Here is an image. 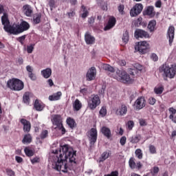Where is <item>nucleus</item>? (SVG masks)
I'll return each mask as SVG.
<instances>
[{"label": "nucleus", "instance_id": "nucleus-1", "mask_svg": "<svg viewBox=\"0 0 176 176\" xmlns=\"http://www.w3.org/2000/svg\"><path fill=\"white\" fill-rule=\"evenodd\" d=\"M72 164H76L78 156L76 151L72 147L65 144L60 148L59 151L56 150L55 153H52L49 157V162L52 164V168L62 173H68V162Z\"/></svg>", "mask_w": 176, "mask_h": 176}, {"label": "nucleus", "instance_id": "nucleus-2", "mask_svg": "<svg viewBox=\"0 0 176 176\" xmlns=\"http://www.w3.org/2000/svg\"><path fill=\"white\" fill-rule=\"evenodd\" d=\"M160 72H161L165 78L174 79L176 75V65L172 64L169 65L167 63L163 64L160 67Z\"/></svg>", "mask_w": 176, "mask_h": 176}, {"label": "nucleus", "instance_id": "nucleus-3", "mask_svg": "<svg viewBox=\"0 0 176 176\" xmlns=\"http://www.w3.org/2000/svg\"><path fill=\"white\" fill-rule=\"evenodd\" d=\"M28 30H30V23L25 21H23L20 24H12V30L11 34H12V35H19V34H21V32H24V31H27Z\"/></svg>", "mask_w": 176, "mask_h": 176}, {"label": "nucleus", "instance_id": "nucleus-4", "mask_svg": "<svg viewBox=\"0 0 176 176\" xmlns=\"http://www.w3.org/2000/svg\"><path fill=\"white\" fill-rule=\"evenodd\" d=\"M7 87L14 91H20L24 89V82L17 78H12L8 80Z\"/></svg>", "mask_w": 176, "mask_h": 176}, {"label": "nucleus", "instance_id": "nucleus-5", "mask_svg": "<svg viewBox=\"0 0 176 176\" xmlns=\"http://www.w3.org/2000/svg\"><path fill=\"white\" fill-rule=\"evenodd\" d=\"M113 78L118 82H122V83H131L134 80L133 77H131L127 72L122 70H117L116 76Z\"/></svg>", "mask_w": 176, "mask_h": 176}, {"label": "nucleus", "instance_id": "nucleus-6", "mask_svg": "<svg viewBox=\"0 0 176 176\" xmlns=\"http://www.w3.org/2000/svg\"><path fill=\"white\" fill-rule=\"evenodd\" d=\"M1 23L6 32L12 34V31L13 30V25H10V22L9 21V16L7 13H4V14H3L1 16Z\"/></svg>", "mask_w": 176, "mask_h": 176}, {"label": "nucleus", "instance_id": "nucleus-7", "mask_svg": "<svg viewBox=\"0 0 176 176\" xmlns=\"http://www.w3.org/2000/svg\"><path fill=\"white\" fill-rule=\"evenodd\" d=\"M87 102L89 108L93 110L96 109V108L101 104V100H100V96H98V95H92L88 99Z\"/></svg>", "mask_w": 176, "mask_h": 176}, {"label": "nucleus", "instance_id": "nucleus-8", "mask_svg": "<svg viewBox=\"0 0 176 176\" xmlns=\"http://www.w3.org/2000/svg\"><path fill=\"white\" fill-rule=\"evenodd\" d=\"M148 49H149V43L146 41L136 43L135 45V52H139V53H141L142 54H145Z\"/></svg>", "mask_w": 176, "mask_h": 176}, {"label": "nucleus", "instance_id": "nucleus-9", "mask_svg": "<svg viewBox=\"0 0 176 176\" xmlns=\"http://www.w3.org/2000/svg\"><path fill=\"white\" fill-rule=\"evenodd\" d=\"M144 9V6L141 3H136L135 6L130 10V15L131 17H136L142 12Z\"/></svg>", "mask_w": 176, "mask_h": 176}, {"label": "nucleus", "instance_id": "nucleus-10", "mask_svg": "<svg viewBox=\"0 0 176 176\" xmlns=\"http://www.w3.org/2000/svg\"><path fill=\"white\" fill-rule=\"evenodd\" d=\"M97 76V69L94 67L89 69L86 74V79L88 81L94 80Z\"/></svg>", "mask_w": 176, "mask_h": 176}, {"label": "nucleus", "instance_id": "nucleus-11", "mask_svg": "<svg viewBox=\"0 0 176 176\" xmlns=\"http://www.w3.org/2000/svg\"><path fill=\"white\" fill-rule=\"evenodd\" d=\"M146 105V100H145V98L142 96L139 97L134 103V107L135 109H138V110L142 109V108H144Z\"/></svg>", "mask_w": 176, "mask_h": 176}, {"label": "nucleus", "instance_id": "nucleus-12", "mask_svg": "<svg viewBox=\"0 0 176 176\" xmlns=\"http://www.w3.org/2000/svg\"><path fill=\"white\" fill-rule=\"evenodd\" d=\"M52 122L54 129H57V127H61V124H63V120L61 119V116L58 115L53 116L52 118Z\"/></svg>", "mask_w": 176, "mask_h": 176}, {"label": "nucleus", "instance_id": "nucleus-13", "mask_svg": "<svg viewBox=\"0 0 176 176\" xmlns=\"http://www.w3.org/2000/svg\"><path fill=\"white\" fill-rule=\"evenodd\" d=\"M116 115H118V116H124L127 115V106L126 104H121L116 109Z\"/></svg>", "mask_w": 176, "mask_h": 176}, {"label": "nucleus", "instance_id": "nucleus-14", "mask_svg": "<svg viewBox=\"0 0 176 176\" xmlns=\"http://www.w3.org/2000/svg\"><path fill=\"white\" fill-rule=\"evenodd\" d=\"M89 140L91 145H94L97 141V129L92 128L89 131Z\"/></svg>", "mask_w": 176, "mask_h": 176}, {"label": "nucleus", "instance_id": "nucleus-15", "mask_svg": "<svg viewBox=\"0 0 176 176\" xmlns=\"http://www.w3.org/2000/svg\"><path fill=\"white\" fill-rule=\"evenodd\" d=\"M135 38H136V39H138V38H149V34L148 32H145V30L137 29L135 31Z\"/></svg>", "mask_w": 176, "mask_h": 176}, {"label": "nucleus", "instance_id": "nucleus-16", "mask_svg": "<svg viewBox=\"0 0 176 176\" xmlns=\"http://www.w3.org/2000/svg\"><path fill=\"white\" fill-rule=\"evenodd\" d=\"M175 32V28L174 26H170L168 29L167 35L169 39V45L171 46L173 45V42L174 41V33Z\"/></svg>", "mask_w": 176, "mask_h": 176}, {"label": "nucleus", "instance_id": "nucleus-17", "mask_svg": "<svg viewBox=\"0 0 176 176\" xmlns=\"http://www.w3.org/2000/svg\"><path fill=\"white\" fill-rule=\"evenodd\" d=\"M20 122L23 126V131H25V133H30L31 130V122L24 118L21 119Z\"/></svg>", "mask_w": 176, "mask_h": 176}, {"label": "nucleus", "instance_id": "nucleus-18", "mask_svg": "<svg viewBox=\"0 0 176 176\" xmlns=\"http://www.w3.org/2000/svg\"><path fill=\"white\" fill-rule=\"evenodd\" d=\"M85 41L87 45H94V43L96 42V38H94V36H91L90 33L87 32L85 35Z\"/></svg>", "mask_w": 176, "mask_h": 176}, {"label": "nucleus", "instance_id": "nucleus-19", "mask_svg": "<svg viewBox=\"0 0 176 176\" xmlns=\"http://www.w3.org/2000/svg\"><path fill=\"white\" fill-rule=\"evenodd\" d=\"M115 24H116V19L113 16H111L107 25L104 28V31H108L109 30H111V28H113V27H115Z\"/></svg>", "mask_w": 176, "mask_h": 176}, {"label": "nucleus", "instance_id": "nucleus-20", "mask_svg": "<svg viewBox=\"0 0 176 176\" xmlns=\"http://www.w3.org/2000/svg\"><path fill=\"white\" fill-rule=\"evenodd\" d=\"M23 11L24 14L27 16V17H31L32 14V8L31 6L27 4L23 6Z\"/></svg>", "mask_w": 176, "mask_h": 176}, {"label": "nucleus", "instance_id": "nucleus-21", "mask_svg": "<svg viewBox=\"0 0 176 176\" xmlns=\"http://www.w3.org/2000/svg\"><path fill=\"white\" fill-rule=\"evenodd\" d=\"M34 107L35 108L36 111H43L45 108V104H43V102L39 100H36L34 103Z\"/></svg>", "mask_w": 176, "mask_h": 176}, {"label": "nucleus", "instance_id": "nucleus-22", "mask_svg": "<svg viewBox=\"0 0 176 176\" xmlns=\"http://www.w3.org/2000/svg\"><path fill=\"white\" fill-rule=\"evenodd\" d=\"M61 96H63V93H61V91H58L52 95H50L48 100H50V101H58V100L61 98Z\"/></svg>", "mask_w": 176, "mask_h": 176}, {"label": "nucleus", "instance_id": "nucleus-23", "mask_svg": "<svg viewBox=\"0 0 176 176\" xmlns=\"http://www.w3.org/2000/svg\"><path fill=\"white\" fill-rule=\"evenodd\" d=\"M41 75L45 79H49L50 76H52V69L47 68L41 71Z\"/></svg>", "mask_w": 176, "mask_h": 176}, {"label": "nucleus", "instance_id": "nucleus-24", "mask_svg": "<svg viewBox=\"0 0 176 176\" xmlns=\"http://www.w3.org/2000/svg\"><path fill=\"white\" fill-rule=\"evenodd\" d=\"M101 133L107 137V138H111V129L107 126H103L100 129Z\"/></svg>", "mask_w": 176, "mask_h": 176}, {"label": "nucleus", "instance_id": "nucleus-25", "mask_svg": "<svg viewBox=\"0 0 176 176\" xmlns=\"http://www.w3.org/2000/svg\"><path fill=\"white\" fill-rule=\"evenodd\" d=\"M111 156V152L109 151H104L102 153L101 156L98 159V162L101 163V162H105L108 157Z\"/></svg>", "mask_w": 176, "mask_h": 176}, {"label": "nucleus", "instance_id": "nucleus-26", "mask_svg": "<svg viewBox=\"0 0 176 176\" xmlns=\"http://www.w3.org/2000/svg\"><path fill=\"white\" fill-rule=\"evenodd\" d=\"M164 91V86H163V85H157L154 88V93H155L157 96H160V94H162Z\"/></svg>", "mask_w": 176, "mask_h": 176}, {"label": "nucleus", "instance_id": "nucleus-27", "mask_svg": "<svg viewBox=\"0 0 176 176\" xmlns=\"http://www.w3.org/2000/svg\"><path fill=\"white\" fill-rule=\"evenodd\" d=\"M140 140H142V136H141V135L140 134H137V135H133L130 138V142H131V144H138V142Z\"/></svg>", "mask_w": 176, "mask_h": 176}, {"label": "nucleus", "instance_id": "nucleus-28", "mask_svg": "<svg viewBox=\"0 0 176 176\" xmlns=\"http://www.w3.org/2000/svg\"><path fill=\"white\" fill-rule=\"evenodd\" d=\"M80 14L82 19H86V17L89 16V11L87 10V8L85 6H81Z\"/></svg>", "mask_w": 176, "mask_h": 176}, {"label": "nucleus", "instance_id": "nucleus-29", "mask_svg": "<svg viewBox=\"0 0 176 176\" xmlns=\"http://www.w3.org/2000/svg\"><path fill=\"white\" fill-rule=\"evenodd\" d=\"M147 28L150 31V32H153V31L156 30V21H150L148 24Z\"/></svg>", "mask_w": 176, "mask_h": 176}, {"label": "nucleus", "instance_id": "nucleus-30", "mask_svg": "<svg viewBox=\"0 0 176 176\" xmlns=\"http://www.w3.org/2000/svg\"><path fill=\"white\" fill-rule=\"evenodd\" d=\"M32 141V137L30 134H26L24 135L23 139L22 140L23 144H31Z\"/></svg>", "mask_w": 176, "mask_h": 176}, {"label": "nucleus", "instance_id": "nucleus-31", "mask_svg": "<svg viewBox=\"0 0 176 176\" xmlns=\"http://www.w3.org/2000/svg\"><path fill=\"white\" fill-rule=\"evenodd\" d=\"M73 108L74 111H79L82 108V103L78 99H76L73 103Z\"/></svg>", "mask_w": 176, "mask_h": 176}, {"label": "nucleus", "instance_id": "nucleus-32", "mask_svg": "<svg viewBox=\"0 0 176 176\" xmlns=\"http://www.w3.org/2000/svg\"><path fill=\"white\" fill-rule=\"evenodd\" d=\"M102 69L104 71H107V72H111V74H113V72H115V69L113 68V67L109 65V64H103Z\"/></svg>", "mask_w": 176, "mask_h": 176}, {"label": "nucleus", "instance_id": "nucleus-33", "mask_svg": "<svg viewBox=\"0 0 176 176\" xmlns=\"http://www.w3.org/2000/svg\"><path fill=\"white\" fill-rule=\"evenodd\" d=\"M31 96V94H30V92H26L25 93V94L23 95V102L25 104H26V105H29L30 104V96Z\"/></svg>", "mask_w": 176, "mask_h": 176}, {"label": "nucleus", "instance_id": "nucleus-34", "mask_svg": "<svg viewBox=\"0 0 176 176\" xmlns=\"http://www.w3.org/2000/svg\"><path fill=\"white\" fill-rule=\"evenodd\" d=\"M24 152L26 155V156H28V157H31L32 156H34V151H32V149H30V148L28 147H26L24 148Z\"/></svg>", "mask_w": 176, "mask_h": 176}, {"label": "nucleus", "instance_id": "nucleus-35", "mask_svg": "<svg viewBox=\"0 0 176 176\" xmlns=\"http://www.w3.org/2000/svg\"><path fill=\"white\" fill-rule=\"evenodd\" d=\"M129 164L130 168H131L132 170L137 168V164H135V162L134 161V158H131L129 160Z\"/></svg>", "mask_w": 176, "mask_h": 176}, {"label": "nucleus", "instance_id": "nucleus-36", "mask_svg": "<svg viewBox=\"0 0 176 176\" xmlns=\"http://www.w3.org/2000/svg\"><path fill=\"white\" fill-rule=\"evenodd\" d=\"M41 17H42L41 14H37L34 16L33 21L34 24H39V23H41Z\"/></svg>", "mask_w": 176, "mask_h": 176}, {"label": "nucleus", "instance_id": "nucleus-37", "mask_svg": "<svg viewBox=\"0 0 176 176\" xmlns=\"http://www.w3.org/2000/svg\"><path fill=\"white\" fill-rule=\"evenodd\" d=\"M67 123L71 129H74V127H75V120H74V119L71 118H67Z\"/></svg>", "mask_w": 176, "mask_h": 176}, {"label": "nucleus", "instance_id": "nucleus-38", "mask_svg": "<svg viewBox=\"0 0 176 176\" xmlns=\"http://www.w3.org/2000/svg\"><path fill=\"white\" fill-rule=\"evenodd\" d=\"M127 130L131 131L133 130V127H134V121L130 120L126 124Z\"/></svg>", "mask_w": 176, "mask_h": 176}, {"label": "nucleus", "instance_id": "nucleus-39", "mask_svg": "<svg viewBox=\"0 0 176 176\" xmlns=\"http://www.w3.org/2000/svg\"><path fill=\"white\" fill-rule=\"evenodd\" d=\"M129 39H130L129 32L126 31L123 34L122 41L125 43H127L129 42Z\"/></svg>", "mask_w": 176, "mask_h": 176}, {"label": "nucleus", "instance_id": "nucleus-40", "mask_svg": "<svg viewBox=\"0 0 176 176\" xmlns=\"http://www.w3.org/2000/svg\"><path fill=\"white\" fill-rule=\"evenodd\" d=\"M135 155L136 157L139 159H142V151L140 148L136 149L135 151Z\"/></svg>", "mask_w": 176, "mask_h": 176}, {"label": "nucleus", "instance_id": "nucleus-41", "mask_svg": "<svg viewBox=\"0 0 176 176\" xmlns=\"http://www.w3.org/2000/svg\"><path fill=\"white\" fill-rule=\"evenodd\" d=\"M146 14H148V16H153V6L148 7L146 10Z\"/></svg>", "mask_w": 176, "mask_h": 176}, {"label": "nucleus", "instance_id": "nucleus-42", "mask_svg": "<svg viewBox=\"0 0 176 176\" xmlns=\"http://www.w3.org/2000/svg\"><path fill=\"white\" fill-rule=\"evenodd\" d=\"M99 114L102 118H104L107 115V108L105 107H102L99 111Z\"/></svg>", "mask_w": 176, "mask_h": 176}, {"label": "nucleus", "instance_id": "nucleus-43", "mask_svg": "<svg viewBox=\"0 0 176 176\" xmlns=\"http://www.w3.org/2000/svg\"><path fill=\"white\" fill-rule=\"evenodd\" d=\"M35 45L34 44H31L30 45L27 46V52L29 54L32 53V52H34V47Z\"/></svg>", "mask_w": 176, "mask_h": 176}, {"label": "nucleus", "instance_id": "nucleus-44", "mask_svg": "<svg viewBox=\"0 0 176 176\" xmlns=\"http://www.w3.org/2000/svg\"><path fill=\"white\" fill-rule=\"evenodd\" d=\"M30 162L32 164H36V163H39V162H41V159L39 157H35L32 159H30Z\"/></svg>", "mask_w": 176, "mask_h": 176}, {"label": "nucleus", "instance_id": "nucleus-45", "mask_svg": "<svg viewBox=\"0 0 176 176\" xmlns=\"http://www.w3.org/2000/svg\"><path fill=\"white\" fill-rule=\"evenodd\" d=\"M47 134H49V132L47 131V130L43 131L41 134V138L42 140L46 138V137H47Z\"/></svg>", "mask_w": 176, "mask_h": 176}, {"label": "nucleus", "instance_id": "nucleus-46", "mask_svg": "<svg viewBox=\"0 0 176 176\" xmlns=\"http://www.w3.org/2000/svg\"><path fill=\"white\" fill-rule=\"evenodd\" d=\"M134 68H135V69H138V71H142V69H144V66L140 65V63H135L134 65Z\"/></svg>", "mask_w": 176, "mask_h": 176}, {"label": "nucleus", "instance_id": "nucleus-47", "mask_svg": "<svg viewBox=\"0 0 176 176\" xmlns=\"http://www.w3.org/2000/svg\"><path fill=\"white\" fill-rule=\"evenodd\" d=\"M148 104H150V105H155V104H156V99L153 97L149 98Z\"/></svg>", "mask_w": 176, "mask_h": 176}, {"label": "nucleus", "instance_id": "nucleus-48", "mask_svg": "<svg viewBox=\"0 0 176 176\" xmlns=\"http://www.w3.org/2000/svg\"><path fill=\"white\" fill-rule=\"evenodd\" d=\"M149 151H150V153H156V147H155V146L153 145H150L149 146Z\"/></svg>", "mask_w": 176, "mask_h": 176}, {"label": "nucleus", "instance_id": "nucleus-49", "mask_svg": "<svg viewBox=\"0 0 176 176\" xmlns=\"http://www.w3.org/2000/svg\"><path fill=\"white\" fill-rule=\"evenodd\" d=\"M127 140V138L126 136H123L120 138V143L123 146L126 144V141Z\"/></svg>", "mask_w": 176, "mask_h": 176}, {"label": "nucleus", "instance_id": "nucleus-50", "mask_svg": "<svg viewBox=\"0 0 176 176\" xmlns=\"http://www.w3.org/2000/svg\"><path fill=\"white\" fill-rule=\"evenodd\" d=\"M151 58L153 60V61H157V60H159V57L156 54H152L151 55Z\"/></svg>", "mask_w": 176, "mask_h": 176}, {"label": "nucleus", "instance_id": "nucleus-51", "mask_svg": "<svg viewBox=\"0 0 176 176\" xmlns=\"http://www.w3.org/2000/svg\"><path fill=\"white\" fill-rule=\"evenodd\" d=\"M28 76L32 80H36V76L33 73H28Z\"/></svg>", "mask_w": 176, "mask_h": 176}, {"label": "nucleus", "instance_id": "nucleus-52", "mask_svg": "<svg viewBox=\"0 0 176 176\" xmlns=\"http://www.w3.org/2000/svg\"><path fill=\"white\" fill-rule=\"evenodd\" d=\"M6 173L9 176H14V171H13L12 169H7Z\"/></svg>", "mask_w": 176, "mask_h": 176}, {"label": "nucleus", "instance_id": "nucleus-53", "mask_svg": "<svg viewBox=\"0 0 176 176\" xmlns=\"http://www.w3.org/2000/svg\"><path fill=\"white\" fill-rule=\"evenodd\" d=\"M168 111H169V112L170 113V115H173L174 116L176 113V109H174L173 107L169 108Z\"/></svg>", "mask_w": 176, "mask_h": 176}, {"label": "nucleus", "instance_id": "nucleus-54", "mask_svg": "<svg viewBox=\"0 0 176 176\" xmlns=\"http://www.w3.org/2000/svg\"><path fill=\"white\" fill-rule=\"evenodd\" d=\"M26 71H28V74H32V71H34V69L30 65H28L26 67Z\"/></svg>", "mask_w": 176, "mask_h": 176}, {"label": "nucleus", "instance_id": "nucleus-55", "mask_svg": "<svg viewBox=\"0 0 176 176\" xmlns=\"http://www.w3.org/2000/svg\"><path fill=\"white\" fill-rule=\"evenodd\" d=\"M25 39V36H21L19 37L18 41H19V42H20V43H21V45H23Z\"/></svg>", "mask_w": 176, "mask_h": 176}, {"label": "nucleus", "instance_id": "nucleus-56", "mask_svg": "<svg viewBox=\"0 0 176 176\" xmlns=\"http://www.w3.org/2000/svg\"><path fill=\"white\" fill-rule=\"evenodd\" d=\"M118 175H119V173H118V171H113V172H111V174L104 175V176H118Z\"/></svg>", "mask_w": 176, "mask_h": 176}, {"label": "nucleus", "instance_id": "nucleus-57", "mask_svg": "<svg viewBox=\"0 0 176 176\" xmlns=\"http://www.w3.org/2000/svg\"><path fill=\"white\" fill-rule=\"evenodd\" d=\"M118 10H119L120 13H122V14H123V10H124V6H123L122 4L118 6Z\"/></svg>", "mask_w": 176, "mask_h": 176}, {"label": "nucleus", "instance_id": "nucleus-58", "mask_svg": "<svg viewBox=\"0 0 176 176\" xmlns=\"http://www.w3.org/2000/svg\"><path fill=\"white\" fill-rule=\"evenodd\" d=\"M94 17L91 16V18H89L88 23L90 24V25H93L94 24Z\"/></svg>", "mask_w": 176, "mask_h": 176}, {"label": "nucleus", "instance_id": "nucleus-59", "mask_svg": "<svg viewBox=\"0 0 176 176\" xmlns=\"http://www.w3.org/2000/svg\"><path fill=\"white\" fill-rule=\"evenodd\" d=\"M169 119L173 122V123H176V116L174 115H170L169 116Z\"/></svg>", "mask_w": 176, "mask_h": 176}, {"label": "nucleus", "instance_id": "nucleus-60", "mask_svg": "<svg viewBox=\"0 0 176 176\" xmlns=\"http://www.w3.org/2000/svg\"><path fill=\"white\" fill-rule=\"evenodd\" d=\"M67 16L71 19V17H74L75 16V11H71L67 12Z\"/></svg>", "mask_w": 176, "mask_h": 176}, {"label": "nucleus", "instance_id": "nucleus-61", "mask_svg": "<svg viewBox=\"0 0 176 176\" xmlns=\"http://www.w3.org/2000/svg\"><path fill=\"white\" fill-rule=\"evenodd\" d=\"M140 126H146V121H145V120H144V119H140Z\"/></svg>", "mask_w": 176, "mask_h": 176}, {"label": "nucleus", "instance_id": "nucleus-62", "mask_svg": "<svg viewBox=\"0 0 176 176\" xmlns=\"http://www.w3.org/2000/svg\"><path fill=\"white\" fill-rule=\"evenodd\" d=\"M49 5L51 8V10H53V8H54V1L50 0L49 2Z\"/></svg>", "mask_w": 176, "mask_h": 176}, {"label": "nucleus", "instance_id": "nucleus-63", "mask_svg": "<svg viewBox=\"0 0 176 176\" xmlns=\"http://www.w3.org/2000/svg\"><path fill=\"white\" fill-rule=\"evenodd\" d=\"M6 12H5V9L3 8V6L0 4V14H5Z\"/></svg>", "mask_w": 176, "mask_h": 176}, {"label": "nucleus", "instance_id": "nucleus-64", "mask_svg": "<svg viewBox=\"0 0 176 176\" xmlns=\"http://www.w3.org/2000/svg\"><path fill=\"white\" fill-rule=\"evenodd\" d=\"M15 160L17 163H21L23 162V158L21 157L16 156Z\"/></svg>", "mask_w": 176, "mask_h": 176}]
</instances>
